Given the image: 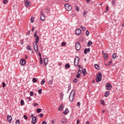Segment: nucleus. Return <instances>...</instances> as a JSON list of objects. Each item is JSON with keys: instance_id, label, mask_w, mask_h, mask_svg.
<instances>
[{"instance_id": "43", "label": "nucleus", "mask_w": 124, "mask_h": 124, "mask_svg": "<svg viewBox=\"0 0 124 124\" xmlns=\"http://www.w3.org/2000/svg\"><path fill=\"white\" fill-rule=\"evenodd\" d=\"M24 100H21L20 101V104L21 106H23L24 105Z\"/></svg>"}, {"instance_id": "16", "label": "nucleus", "mask_w": 124, "mask_h": 124, "mask_svg": "<svg viewBox=\"0 0 124 124\" xmlns=\"http://www.w3.org/2000/svg\"><path fill=\"white\" fill-rule=\"evenodd\" d=\"M44 65H47V63H48V58H45L44 59Z\"/></svg>"}, {"instance_id": "50", "label": "nucleus", "mask_w": 124, "mask_h": 124, "mask_svg": "<svg viewBox=\"0 0 124 124\" xmlns=\"http://www.w3.org/2000/svg\"><path fill=\"white\" fill-rule=\"evenodd\" d=\"M27 98L28 99L29 101H31V97H27Z\"/></svg>"}, {"instance_id": "62", "label": "nucleus", "mask_w": 124, "mask_h": 124, "mask_svg": "<svg viewBox=\"0 0 124 124\" xmlns=\"http://www.w3.org/2000/svg\"><path fill=\"white\" fill-rule=\"evenodd\" d=\"M31 32V31H29L28 33H26V35H29Z\"/></svg>"}, {"instance_id": "22", "label": "nucleus", "mask_w": 124, "mask_h": 124, "mask_svg": "<svg viewBox=\"0 0 124 124\" xmlns=\"http://www.w3.org/2000/svg\"><path fill=\"white\" fill-rule=\"evenodd\" d=\"M65 67L66 69H68V68H70V65H69V63H66L65 65Z\"/></svg>"}, {"instance_id": "1", "label": "nucleus", "mask_w": 124, "mask_h": 124, "mask_svg": "<svg viewBox=\"0 0 124 124\" xmlns=\"http://www.w3.org/2000/svg\"><path fill=\"white\" fill-rule=\"evenodd\" d=\"M74 97H75V91H74V90H73L70 93L69 96V99L71 102H72V101H73V100H74Z\"/></svg>"}, {"instance_id": "31", "label": "nucleus", "mask_w": 124, "mask_h": 124, "mask_svg": "<svg viewBox=\"0 0 124 124\" xmlns=\"http://www.w3.org/2000/svg\"><path fill=\"white\" fill-rule=\"evenodd\" d=\"M8 3V0H3V3L4 4H7Z\"/></svg>"}, {"instance_id": "40", "label": "nucleus", "mask_w": 124, "mask_h": 124, "mask_svg": "<svg viewBox=\"0 0 124 124\" xmlns=\"http://www.w3.org/2000/svg\"><path fill=\"white\" fill-rule=\"evenodd\" d=\"M101 104H102L103 105H105V102H104V100H102L101 101Z\"/></svg>"}, {"instance_id": "28", "label": "nucleus", "mask_w": 124, "mask_h": 124, "mask_svg": "<svg viewBox=\"0 0 124 124\" xmlns=\"http://www.w3.org/2000/svg\"><path fill=\"white\" fill-rule=\"evenodd\" d=\"M92 44H93V42L91 41H89L88 43V47H90Z\"/></svg>"}, {"instance_id": "42", "label": "nucleus", "mask_w": 124, "mask_h": 124, "mask_svg": "<svg viewBox=\"0 0 124 124\" xmlns=\"http://www.w3.org/2000/svg\"><path fill=\"white\" fill-rule=\"evenodd\" d=\"M80 29H82V31H86V28L83 27V26H80Z\"/></svg>"}, {"instance_id": "20", "label": "nucleus", "mask_w": 124, "mask_h": 124, "mask_svg": "<svg viewBox=\"0 0 124 124\" xmlns=\"http://www.w3.org/2000/svg\"><path fill=\"white\" fill-rule=\"evenodd\" d=\"M109 93H110V92H109V91L106 92L104 95L105 97H108V96H109Z\"/></svg>"}, {"instance_id": "57", "label": "nucleus", "mask_w": 124, "mask_h": 124, "mask_svg": "<svg viewBox=\"0 0 124 124\" xmlns=\"http://www.w3.org/2000/svg\"><path fill=\"white\" fill-rule=\"evenodd\" d=\"M42 124H47V122H45V121H43Z\"/></svg>"}, {"instance_id": "60", "label": "nucleus", "mask_w": 124, "mask_h": 124, "mask_svg": "<svg viewBox=\"0 0 124 124\" xmlns=\"http://www.w3.org/2000/svg\"><path fill=\"white\" fill-rule=\"evenodd\" d=\"M49 9H46V13H49Z\"/></svg>"}, {"instance_id": "63", "label": "nucleus", "mask_w": 124, "mask_h": 124, "mask_svg": "<svg viewBox=\"0 0 124 124\" xmlns=\"http://www.w3.org/2000/svg\"><path fill=\"white\" fill-rule=\"evenodd\" d=\"M21 44L22 45H23L24 44V41H21Z\"/></svg>"}, {"instance_id": "54", "label": "nucleus", "mask_w": 124, "mask_h": 124, "mask_svg": "<svg viewBox=\"0 0 124 124\" xmlns=\"http://www.w3.org/2000/svg\"><path fill=\"white\" fill-rule=\"evenodd\" d=\"M80 105H81V104L80 103V102H78L77 103V106H78V107H79V106H80Z\"/></svg>"}, {"instance_id": "24", "label": "nucleus", "mask_w": 124, "mask_h": 124, "mask_svg": "<svg viewBox=\"0 0 124 124\" xmlns=\"http://www.w3.org/2000/svg\"><path fill=\"white\" fill-rule=\"evenodd\" d=\"M82 70H83V68H80L78 70V74H82Z\"/></svg>"}, {"instance_id": "47", "label": "nucleus", "mask_w": 124, "mask_h": 124, "mask_svg": "<svg viewBox=\"0 0 124 124\" xmlns=\"http://www.w3.org/2000/svg\"><path fill=\"white\" fill-rule=\"evenodd\" d=\"M20 124V120H17L16 121V124Z\"/></svg>"}, {"instance_id": "9", "label": "nucleus", "mask_w": 124, "mask_h": 124, "mask_svg": "<svg viewBox=\"0 0 124 124\" xmlns=\"http://www.w3.org/2000/svg\"><path fill=\"white\" fill-rule=\"evenodd\" d=\"M24 3H25V4L27 7L31 6V2H30V1H28V0H24Z\"/></svg>"}, {"instance_id": "56", "label": "nucleus", "mask_w": 124, "mask_h": 124, "mask_svg": "<svg viewBox=\"0 0 124 124\" xmlns=\"http://www.w3.org/2000/svg\"><path fill=\"white\" fill-rule=\"evenodd\" d=\"M79 123H80V120L79 119H78L77 121V124H79Z\"/></svg>"}, {"instance_id": "36", "label": "nucleus", "mask_w": 124, "mask_h": 124, "mask_svg": "<svg viewBox=\"0 0 124 124\" xmlns=\"http://www.w3.org/2000/svg\"><path fill=\"white\" fill-rule=\"evenodd\" d=\"M33 94H34V93L32 91H31L30 93V95L31 96H33Z\"/></svg>"}, {"instance_id": "49", "label": "nucleus", "mask_w": 124, "mask_h": 124, "mask_svg": "<svg viewBox=\"0 0 124 124\" xmlns=\"http://www.w3.org/2000/svg\"><path fill=\"white\" fill-rule=\"evenodd\" d=\"M77 81H78V79H77V78H75L73 82H74V83H77Z\"/></svg>"}, {"instance_id": "38", "label": "nucleus", "mask_w": 124, "mask_h": 124, "mask_svg": "<svg viewBox=\"0 0 124 124\" xmlns=\"http://www.w3.org/2000/svg\"><path fill=\"white\" fill-rule=\"evenodd\" d=\"M38 93H39V94H41V93H42V89H39L38 90Z\"/></svg>"}, {"instance_id": "48", "label": "nucleus", "mask_w": 124, "mask_h": 124, "mask_svg": "<svg viewBox=\"0 0 124 124\" xmlns=\"http://www.w3.org/2000/svg\"><path fill=\"white\" fill-rule=\"evenodd\" d=\"M60 96H61V98H62L63 97V93H60Z\"/></svg>"}, {"instance_id": "15", "label": "nucleus", "mask_w": 124, "mask_h": 124, "mask_svg": "<svg viewBox=\"0 0 124 124\" xmlns=\"http://www.w3.org/2000/svg\"><path fill=\"white\" fill-rule=\"evenodd\" d=\"M61 123L62 124H66V118L64 117V118H62L61 121Z\"/></svg>"}, {"instance_id": "3", "label": "nucleus", "mask_w": 124, "mask_h": 124, "mask_svg": "<svg viewBox=\"0 0 124 124\" xmlns=\"http://www.w3.org/2000/svg\"><path fill=\"white\" fill-rule=\"evenodd\" d=\"M64 6L66 10H67V11H70L72 9V6L69 4H65Z\"/></svg>"}, {"instance_id": "53", "label": "nucleus", "mask_w": 124, "mask_h": 124, "mask_svg": "<svg viewBox=\"0 0 124 124\" xmlns=\"http://www.w3.org/2000/svg\"><path fill=\"white\" fill-rule=\"evenodd\" d=\"M62 46H65V42H62Z\"/></svg>"}, {"instance_id": "37", "label": "nucleus", "mask_w": 124, "mask_h": 124, "mask_svg": "<svg viewBox=\"0 0 124 124\" xmlns=\"http://www.w3.org/2000/svg\"><path fill=\"white\" fill-rule=\"evenodd\" d=\"M85 33H86V35H87V36H89V35L90 34V32H89V31L88 30H87Z\"/></svg>"}, {"instance_id": "10", "label": "nucleus", "mask_w": 124, "mask_h": 124, "mask_svg": "<svg viewBox=\"0 0 124 124\" xmlns=\"http://www.w3.org/2000/svg\"><path fill=\"white\" fill-rule=\"evenodd\" d=\"M34 37L36 38L35 39L36 43H38V41H39V36H38L37 34H34Z\"/></svg>"}, {"instance_id": "30", "label": "nucleus", "mask_w": 124, "mask_h": 124, "mask_svg": "<svg viewBox=\"0 0 124 124\" xmlns=\"http://www.w3.org/2000/svg\"><path fill=\"white\" fill-rule=\"evenodd\" d=\"M117 58V54L114 53L112 55V59H113L114 60H115V59Z\"/></svg>"}, {"instance_id": "4", "label": "nucleus", "mask_w": 124, "mask_h": 124, "mask_svg": "<svg viewBox=\"0 0 124 124\" xmlns=\"http://www.w3.org/2000/svg\"><path fill=\"white\" fill-rule=\"evenodd\" d=\"M37 43H38L35 42L33 44L34 50L36 53H38V46H37Z\"/></svg>"}, {"instance_id": "23", "label": "nucleus", "mask_w": 124, "mask_h": 124, "mask_svg": "<svg viewBox=\"0 0 124 124\" xmlns=\"http://www.w3.org/2000/svg\"><path fill=\"white\" fill-rule=\"evenodd\" d=\"M82 73L83 74L84 76H86V74L87 73V70L86 69H82Z\"/></svg>"}, {"instance_id": "35", "label": "nucleus", "mask_w": 124, "mask_h": 124, "mask_svg": "<svg viewBox=\"0 0 124 124\" xmlns=\"http://www.w3.org/2000/svg\"><path fill=\"white\" fill-rule=\"evenodd\" d=\"M33 19H34V17L33 16L31 17V23H33L34 22V20H33Z\"/></svg>"}, {"instance_id": "34", "label": "nucleus", "mask_w": 124, "mask_h": 124, "mask_svg": "<svg viewBox=\"0 0 124 124\" xmlns=\"http://www.w3.org/2000/svg\"><path fill=\"white\" fill-rule=\"evenodd\" d=\"M53 80H54V79L52 78V80L48 81V84L49 85H52V84H53Z\"/></svg>"}, {"instance_id": "29", "label": "nucleus", "mask_w": 124, "mask_h": 124, "mask_svg": "<svg viewBox=\"0 0 124 124\" xmlns=\"http://www.w3.org/2000/svg\"><path fill=\"white\" fill-rule=\"evenodd\" d=\"M41 111H42V109L41 108H37L36 109L37 113H41Z\"/></svg>"}, {"instance_id": "21", "label": "nucleus", "mask_w": 124, "mask_h": 124, "mask_svg": "<svg viewBox=\"0 0 124 124\" xmlns=\"http://www.w3.org/2000/svg\"><path fill=\"white\" fill-rule=\"evenodd\" d=\"M69 112V110H68V108H65L64 111L63 112V114H64V115H66L67 114H68Z\"/></svg>"}, {"instance_id": "8", "label": "nucleus", "mask_w": 124, "mask_h": 124, "mask_svg": "<svg viewBox=\"0 0 124 124\" xmlns=\"http://www.w3.org/2000/svg\"><path fill=\"white\" fill-rule=\"evenodd\" d=\"M20 64L21 65H26V60L23 59H21L20 61Z\"/></svg>"}, {"instance_id": "13", "label": "nucleus", "mask_w": 124, "mask_h": 124, "mask_svg": "<svg viewBox=\"0 0 124 124\" xmlns=\"http://www.w3.org/2000/svg\"><path fill=\"white\" fill-rule=\"evenodd\" d=\"M88 53H90V52H91L90 48H85L84 49V54H85V55H87L88 54Z\"/></svg>"}, {"instance_id": "55", "label": "nucleus", "mask_w": 124, "mask_h": 124, "mask_svg": "<svg viewBox=\"0 0 124 124\" xmlns=\"http://www.w3.org/2000/svg\"><path fill=\"white\" fill-rule=\"evenodd\" d=\"M38 55H39V56L40 57V59H41V58H42V56H41V53L40 52L38 53Z\"/></svg>"}, {"instance_id": "58", "label": "nucleus", "mask_w": 124, "mask_h": 124, "mask_svg": "<svg viewBox=\"0 0 124 124\" xmlns=\"http://www.w3.org/2000/svg\"><path fill=\"white\" fill-rule=\"evenodd\" d=\"M40 118H42V117H43V113L40 114Z\"/></svg>"}, {"instance_id": "5", "label": "nucleus", "mask_w": 124, "mask_h": 124, "mask_svg": "<svg viewBox=\"0 0 124 124\" xmlns=\"http://www.w3.org/2000/svg\"><path fill=\"white\" fill-rule=\"evenodd\" d=\"M79 61H80V59H79V57H78V56H76L74 60V65L76 66H77V65H78V64L79 63Z\"/></svg>"}, {"instance_id": "26", "label": "nucleus", "mask_w": 124, "mask_h": 124, "mask_svg": "<svg viewBox=\"0 0 124 124\" xmlns=\"http://www.w3.org/2000/svg\"><path fill=\"white\" fill-rule=\"evenodd\" d=\"M70 90H71V84H69L68 85V93L69 92V91H70Z\"/></svg>"}, {"instance_id": "33", "label": "nucleus", "mask_w": 124, "mask_h": 124, "mask_svg": "<svg viewBox=\"0 0 124 124\" xmlns=\"http://www.w3.org/2000/svg\"><path fill=\"white\" fill-rule=\"evenodd\" d=\"M32 82L33 83H36V82H37V79H36V78H33V79H32Z\"/></svg>"}, {"instance_id": "25", "label": "nucleus", "mask_w": 124, "mask_h": 124, "mask_svg": "<svg viewBox=\"0 0 124 124\" xmlns=\"http://www.w3.org/2000/svg\"><path fill=\"white\" fill-rule=\"evenodd\" d=\"M104 59H105V60L108 59V55H107V53H104Z\"/></svg>"}, {"instance_id": "17", "label": "nucleus", "mask_w": 124, "mask_h": 124, "mask_svg": "<svg viewBox=\"0 0 124 124\" xmlns=\"http://www.w3.org/2000/svg\"><path fill=\"white\" fill-rule=\"evenodd\" d=\"M63 106V105L62 104L59 107V108H58V110L59 111H62V110L63 109V107H62Z\"/></svg>"}, {"instance_id": "39", "label": "nucleus", "mask_w": 124, "mask_h": 124, "mask_svg": "<svg viewBox=\"0 0 124 124\" xmlns=\"http://www.w3.org/2000/svg\"><path fill=\"white\" fill-rule=\"evenodd\" d=\"M40 64H42L43 63V60H42V58H40Z\"/></svg>"}, {"instance_id": "7", "label": "nucleus", "mask_w": 124, "mask_h": 124, "mask_svg": "<svg viewBox=\"0 0 124 124\" xmlns=\"http://www.w3.org/2000/svg\"><path fill=\"white\" fill-rule=\"evenodd\" d=\"M75 47L76 50H77V51H79V50L81 49V45L80 44V43L77 42L76 44Z\"/></svg>"}, {"instance_id": "12", "label": "nucleus", "mask_w": 124, "mask_h": 124, "mask_svg": "<svg viewBox=\"0 0 124 124\" xmlns=\"http://www.w3.org/2000/svg\"><path fill=\"white\" fill-rule=\"evenodd\" d=\"M81 31L80 29L78 28V29H77L75 31L76 35H79V34L81 33Z\"/></svg>"}, {"instance_id": "44", "label": "nucleus", "mask_w": 124, "mask_h": 124, "mask_svg": "<svg viewBox=\"0 0 124 124\" xmlns=\"http://www.w3.org/2000/svg\"><path fill=\"white\" fill-rule=\"evenodd\" d=\"M23 118L25 119V120H28V116L26 115H24Z\"/></svg>"}, {"instance_id": "46", "label": "nucleus", "mask_w": 124, "mask_h": 124, "mask_svg": "<svg viewBox=\"0 0 124 124\" xmlns=\"http://www.w3.org/2000/svg\"><path fill=\"white\" fill-rule=\"evenodd\" d=\"M111 3H112V5H115L116 2H115V0H113L111 1Z\"/></svg>"}, {"instance_id": "14", "label": "nucleus", "mask_w": 124, "mask_h": 124, "mask_svg": "<svg viewBox=\"0 0 124 124\" xmlns=\"http://www.w3.org/2000/svg\"><path fill=\"white\" fill-rule=\"evenodd\" d=\"M112 88V85L110 83H107L106 85V89L107 90H111Z\"/></svg>"}, {"instance_id": "59", "label": "nucleus", "mask_w": 124, "mask_h": 124, "mask_svg": "<svg viewBox=\"0 0 124 124\" xmlns=\"http://www.w3.org/2000/svg\"><path fill=\"white\" fill-rule=\"evenodd\" d=\"M38 106V104H37V103H34L33 104V106Z\"/></svg>"}, {"instance_id": "64", "label": "nucleus", "mask_w": 124, "mask_h": 124, "mask_svg": "<svg viewBox=\"0 0 124 124\" xmlns=\"http://www.w3.org/2000/svg\"><path fill=\"white\" fill-rule=\"evenodd\" d=\"M86 124H90V122L87 121Z\"/></svg>"}, {"instance_id": "32", "label": "nucleus", "mask_w": 124, "mask_h": 124, "mask_svg": "<svg viewBox=\"0 0 124 124\" xmlns=\"http://www.w3.org/2000/svg\"><path fill=\"white\" fill-rule=\"evenodd\" d=\"M44 84H45V79H44L41 82V85H42V86H43Z\"/></svg>"}, {"instance_id": "19", "label": "nucleus", "mask_w": 124, "mask_h": 124, "mask_svg": "<svg viewBox=\"0 0 124 124\" xmlns=\"http://www.w3.org/2000/svg\"><path fill=\"white\" fill-rule=\"evenodd\" d=\"M40 19H41L42 21L45 20V19H46L45 16L44 15H41Z\"/></svg>"}, {"instance_id": "6", "label": "nucleus", "mask_w": 124, "mask_h": 124, "mask_svg": "<svg viewBox=\"0 0 124 124\" xmlns=\"http://www.w3.org/2000/svg\"><path fill=\"white\" fill-rule=\"evenodd\" d=\"M31 118H32V121H31V123L32 124H36V120H37V118L36 117H34V115L33 114H32L31 116Z\"/></svg>"}, {"instance_id": "45", "label": "nucleus", "mask_w": 124, "mask_h": 124, "mask_svg": "<svg viewBox=\"0 0 124 124\" xmlns=\"http://www.w3.org/2000/svg\"><path fill=\"white\" fill-rule=\"evenodd\" d=\"M2 88H4V87H5V86H6V84L4 82H2Z\"/></svg>"}, {"instance_id": "27", "label": "nucleus", "mask_w": 124, "mask_h": 124, "mask_svg": "<svg viewBox=\"0 0 124 124\" xmlns=\"http://www.w3.org/2000/svg\"><path fill=\"white\" fill-rule=\"evenodd\" d=\"M94 67L96 69H97L98 70V69H99V66L98 65V64H95L94 65Z\"/></svg>"}, {"instance_id": "41", "label": "nucleus", "mask_w": 124, "mask_h": 124, "mask_svg": "<svg viewBox=\"0 0 124 124\" xmlns=\"http://www.w3.org/2000/svg\"><path fill=\"white\" fill-rule=\"evenodd\" d=\"M80 77H81V74H78L76 76V78H79Z\"/></svg>"}, {"instance_id": "61", "label": "nucleus", "mask_w": 124, "mask_h": 124, "mask_svg": "<svg viewBox=\"0 0 124 124\" xmlns=\"http://www.w3.org/2000/svg\"><path fill=\"white\" fill-rule=\"evenodd\" d=\"M51 123H52V124H55V120H52V121H51Z\"/></svg>"}, {"instance_id": "52", "label": "nucleus", "mask_w": 124, "mask_h": 124, "mask_svg": "<svg viewBox=\"0 0 124 124\" xmlns=\"http://www.w3.org/2000/svg\"><path fill=\"white\" fill-rule=\"evenodd\" d=\"M86 11H84L83 12V16H84V17H86Z\"/></svg>"}, {"instance_id": "11", "label": "nucleus", "mask_w": 124, "mask_h": 124, "mask_svg": "<svg viewBox=\"0 0 124 124\" xmlns=\"http://www.w3.org/2000/svg\"><path fill=\"white\" fill-rule=\"evenodd\" d=\"M7 120L8 123H9V124H10V123H11V122L12 121V117H11V116H10V115L7 116Z\"/></svg>"}, {"instance_id": "2", "label": "nucleus", "mask_w": 124, "mask_h": 124, "mask_svg": "<svg viewBox=\"0 0 124 124\" xmlns=\"http://www.w3.org/2000/svg\"><path fill=\"white\" fill-rule=\"evenodd\" d=\"M102 80V74L101 73H98L97 75L96 80L97 82H100Z\"/></svg>"}, {"instance_id": "51", "label": "nucleus", "mask_w": 124, "mask_h": 124, "mask_svg": "<svg viewBox=\"0 0 124 124\" xmlns=\"http://www.w3.org/2000/svg\"><path fill=\"white\" fill-rule=\"evenodd\" d=\"M76 11L79 12V7H76Z\"/></svg>"}, {"instance_id": "18", "label": "nucleus", "mask_w": 124, "mask_h": 124, "mask_svg": "<svg viewBox=\"0 0 124 124\" xmlns=\"http://www.w3.org/2000/svg\"><path fill=\"white\" fill-rule=\"evenodd\" d=\"M26 49L28 51H31V46L30 45H28L26 46Z\"/></svg>"}]
</instances>
